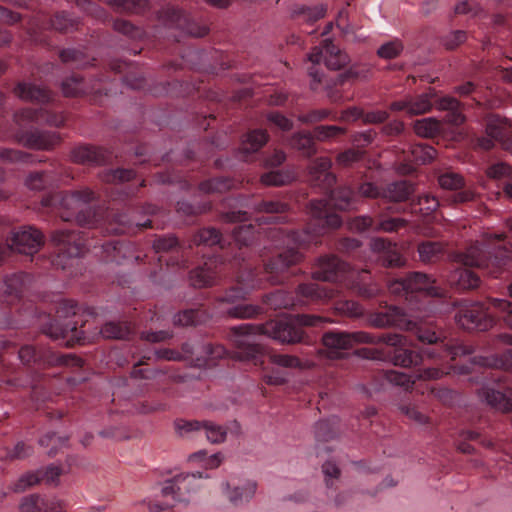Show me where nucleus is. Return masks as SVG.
<instances>
[{"label":"nucleus","instance_id":"f257e3e1","mask_svg":"<svg viewBox=\"0 0 512 512\" xmlns=\"http://www.w3.org/2000/svg\"><path fill=\"white\" fill-rule=\"evenodd\" d=\"M331 165L329 158L320 157L309 167L311 184L320 188L325 197L310 201L311 219L304 230L276 226L286 219L284 213L288 210V204L278 200H262L257 205V210L265 214L257 218L258 228L252 224L234 228L233 238L238 249L228 259V265L229 271L235 274L236 285L225 292L221 302L244 299L266 283H283L290 276L288 269L302 257L298 248L317 243L318 237L328 229L341 226L342 219L336 210L352 208L354 192L349 187L333 189L336 176L330 171Z\"/></svg>","mask_w":512,"mask_h":512},{"label":"nucleus","instance_id":"f03ea898","mask_svg":"<svg viewBox=\"0 0 512 512\" xmlns=\"http://www.w3.org/2000/svg\"><path fill=\"white\" fill-rule=\"evenodd\" d=\"M509 237L512 238V217L506 222ZM505 233L487 234L481 244L476 243L465 252L454 253L448 284L458 290H471L479 286L480 277L471 270L479 268L494 278L501 277L512 259V244Z\"/></svg>","mask_w":512,"mask_h":512},{"label":"nucleus","instance_id":"7ed1b4c3","mask_svg":"<svg viewBox=\"0 0 512 512\" xmlns=\"http://www.w3.org/2000/svg\"><path fill=\"white\" fill-rule=\"evenodd\" d=\"M328 320L325 317L297 314L263 324L245 323L230 329V338L234 345V357L241 361H251L254 365L262 364L263 348L256 338L266 335L282 343L306 342L304 328L320 327Z\"/></svg>","mask_w":512,"mask_h":512},{"label":"nucleus","instance_id":"20e7f679","mask_svg":"<svg viewBox=\"0 0 512 512\" xmlns=\"http://www.w3.org/2000/svg\"><path fill=\"white\" fill-rule=\"evenodd\" d=\"M366 320L371 326L376 328L395 327L400 330L411 332L421 343L431 345L430 348H427L423 352L415 350L416 353H419L422 356V361L416 366H413L414 368L424 364V355L431 359L450 358L454 360L459 355L472 353V349L470 347L462 344L453 345L445 342L446 337L444 332L433 321H417L408 315L402 308L393 304H388L385 301H381L376 307L369 309L366 314ZM406 346L410 349L407 344Z\"/></svg>","mask_w":512,"mask_h":512},{"label":"nucleus","instance_id":"39448f33","mask_svg":"<svg viewBox=\"0 0 512 512\" xmlns=\"http://www.w3.org/2000/svg\"><path fill=\"white\" fill-rule=\"evenodd\" d=\"M323 345L330 359L343 358L349 354L356 343L373 344L377 347L371 350L372 358L391 361L396 366L408 368L422 361L419 353L406 346V339L400 334L369 333L358 331H329L323 335Z\"/></svg>","mask_w":512,"mask_h":512},{"label":"nucleus","instance_id":"423d86ee","mask_svg":"<svg viewBox=\"0 0 512 512\" xmlns=\"http://www.w3.org/2000/svg\"><path fill=\"white\" fill-rule=\"evenodd\" d=\"M97 199L96 192L85 187L45 196L41 203L45 208L56 210L65 222L75 221L80 226L92 227L99 222V215L91 205Z\"/></svg>","mask_w":512,"mask_h":512},{"label":"nucleus","instance_id":"0eeeda50","mask_svg":"<svg viewBox=\"0 0 512 512\" xmlns=\"http://www.w3.org/2000/svg\"><path fill=\"white\" fill-rule=\"evenodd\" d=\"M13 120L18 126L16 138L19 143L32 149L49 150L60 142L59 135L55 132L37 129L26 130V126L30 123H46L51 126L60 127L65 123L66 118L60 112H53L45 108H24L15 112Z\"/></svg>","mask_w":512,"mask_h":512},{"label":"nucleus","instance_id":"6e6552de","mask_svg":"<svg viewBox=\"0 0 512 512\" xmlns=\"http://www.w3.org/2000/svg\"><path fill=\"white\" fill-rule=\"evenodd\" d=\"M192 242L196 246H209L215 248L216 252H221L215 253L204 262L203 266L195 268L190 273V281L194 287L212 286L220 276L229 271L228 259L223 253L225 240L217 229L209 227L201 229L194 235Z\"/></svg>","mask_w":512,"mask_h":512},{"label":"nucleus","instance_id":"1a4fd4ad","mask_svg":"<svg viewBox=\"0 0 512 512\" xmlns=\"http://www.w3.org/2000/svg\"><path fill=\"white\" fill-rule=\"evenodd\" d=\"M339 289L333 284H318L314 282L300 284L295 294L276 290L263 297V303L273 310L293 309L313 303H324L336 299Z\"/></svg>","mask_w":512,"mask_h":512},{"label":"nucleus","instance_id":"9d476101","mask_svg":"<svg viewBox=\"0 0 512 512\" xmlns=\"http://www.w3.org/2000/svg\"><path fill=\"white\" fill-rule=\"evenodd\" d=\"M489 308L506 314L504 321L512 328V302L499 298H490L489 307L480 302L463 304L455 316L456 322L468 331H486L494 324Z\"/></svg>","mask_w":512,"mask_h":512},{"label":"nucleus","instance_id":"9b49d317","mask_svg":"<svg viewBox=\"0 0 512 512\" xmlns=\"http://www.w3.org/2000/svg\"><path fill=\"white\" fill-rule=\"evenodd\" d=\"M313 278L326 282L340 283L364 298L376 295L378 289L375 286H367L355 280L356 273L349 265L338 257L323 256L313 268Z\"/></svg>","mask_w":512,"mask_h":512},{"label":"nucleus","instance_id":"f8f14e48","mask_svg":"<svg viewBox=\"0 0 512 512\" xmlns=\"http://www.w3.org/2000/svg\"><path fill=\"white\" fill-rule=\"evenodd\" d=\"M10 349H13V352L17 351L18 358L26 366L33 365L38 368L55 365L75 368L83 366V360L73 354H57L48 348L37 347L33 344H26L17 349L11 342L0 341V360L3 367L5 354L9 353Z\"/></svg>","mask_w":512,"mask_h":512},{"label":"nucleus","instance_id":"ddd939ff","mask_svg":"<svg viewBox=\"0 0 512 512\" xmlns=\"http://www.w3.org/2000/svg\"><path fill=\"white\" fill-rule=\"evenodd\" d=\"M388 289L391 294L403 297L415 308L427 297H441L443 289L427 274L422 272H410L404 277L396 278L389 282Z\"/></svg>","mask_w":512,"mask_h":512},{"label":"nucleus","instance_id":"4468645a","mask_svg":"<svg viewBox=\"0 0 512 512\" xmlns=\"http://www.w3.org/2000/svg\"><path fill=\"white\" fill-rule=\"evenodd\" d=\"M77 311L78 304L74 300L61 301L56 310L57 318L44 327V333L54 340H66L68 346L83 343L86 340L84 330L82 327L78 328L77 321L69 319Z\"/></svg>","mask_w":512,"mask_h":512},{"label":"nucleus","instance_id":"2eb2a0df","mask_svg":"<svg viewBox=\"0 0 512 512\" xmlns=\"http://www.w3.org/2000/svg\"><path fill=\"white\" fill-rule=\"evenodd\" d=\"M89 233L76 230H56L51 235V240L57 248V256L54 264L62 269L73 265V261L84 255L92 246L89 242Z\"/></svg>","mask_w":512,"mask_h":512},{"label":"nucleus","instance_id":"dca6fc26","mask_svg":"<svg viewBox=\"0 0 512 512\" xmlns=\"http://www.w3.org/2000/svg\"><path fill=\"white\" fill-rule=\"evenodd\" d=\"M203 478V473L179 474L166 480L161 487V496L164 501H153L149 503V509L152 512H160L172 507L175 502L188 501L190 493L196 491L199 487V480Z\"/></svg>","mask_w":512,"mask_h":512},{"label":"nucleus","instance_id":"f3484780","mask_svg":"<svg viewBox=\"0 0 512 512\" xmlns=\"http://www.w3.org/2000/svg\"><path fill=\"white\" fill-rule=\"evenodd\" d=\"M309 60L313 63V66L309 68V75L313 79L311 88L316 90L318 85L323 83L324 79L323 74L319 72L315 64H319L323 60L328 69L339 70L346 66L349 62V57L330 40L326 39L324 40L323 47H315L313 49L309 54Z\"/></svg>","mask_w":512,"mask_h":512},{"label":"nucleus","instance_id":"a211bd4d","mask_svg":"<svg viewBox=\"0 0 512 512\" xmlns=\"http://www.w3.org/2000/svg\"><path fill=\"white\" fill-rule=\"evenodd\" d=\"M158 22L167 28H174L183 34L193 37H203L209 28L195 21L190 15L173 5H166L157 12Z\"/></svg>","mask_w":512,"mask_h":512},{"label":"nucleus","instance_id":"6ab92c4d","mask_svg":"<svg viewBox=\"0 0 512 512\" xmlns=\"http://www.w3.org/2000/svg\"><path fill=\"white\" fill-rule=\"evenodd\" d=\"M408 223L409 221L404 218L381 212L375 217L368 215L356 216L349 221L348 226L351 231L357 233H394L406 228Z\"/></svg>","mask_w":512,"mask_h":512},{"label":"nucleus","instance_id":"aec40b11","mask_svg":"<svg viewBox=\"0 0 512 512\" xmlns=\"http://www.w3.org/2000/svg\"><path fill=\"white\" fill-rule=\"evenodd\" d=\"M44 244V236L41 231L33 227H23L13 232L6 246L0 245V262L11 252L26 255H34Z\"/></svg>","mask_w":512,"mask_h":512},{"label":"nucleus","instance_id":"412c9836","mask_svg":"<svg viewBox=\"0 0 512 512\" xmlns=\"http://www.w3.org/2000/svg\"><path fill=\"white\" fill-rule=\"evenodd\" d=\"M487 136L478 139V146L484 150H490L497 141L501 146L509 148L512 141V121L499 115H489L485 120Z\"/></svg>","mask_w":512,"mask_h":512},{"label":"nucleus","instance_id":"4be33fe9","mask_svg":"<svg viewBox=\"0 0 512 512\" xmlns=\"http://www.w3.org/2000/svg\"><path fill=\"white\" fill-rule=\"evenodd\" d=\"M498 373V371H494L491 368L483 369L481 374L485 383H483L482 396L491 407L503 412H508L512 410V389L507 388L502 390L500 384H497V388H495L490 387L487 383L488 381H492L493 383L500 381L501 377Z\"/></svg>","mask_w":512,"mask_h":512},{"label":"nucleus","instance_id":"5701e85b","mask_svg":"<svg viewBox=\"0 0 512 512\" xmlns=\"http://www.w3.org/2000/svg\"><path fill=\"white\" fill-rule=\"evenodd\" d=\"M47 28L68 33L78 29V22L65 11L58 12L49 19L46 17L37 19L29 30L31 39L36 43L46 44V36L41 31Z\"/></svg>","mask_w":512,"mask_h":512},{"label":"nucleus","instance_id":"b1692460","mask_svg":"<svg viewBox=\"0 0 512 512\" xmlns=\"http://www.w3.org/2000/svg\"><path fill=\"white\" fill-rule=\"evenodd\" d=\"M360 195L368 198H377L383 196L391 201L400 202L405 201L413 193V185L407 181H396L387 186L381 192L379 187L370 182L362 183L358 187Z\"/></svg>","mask_w":512,"mask_h":512},{"label":"nucleus","instance_id":"393cba45","mask_svg":"<svg viewBox=\"0 0 512 512\" xmlns=\"http://www.w3.org/2000/svg\"><path fill=\"white\" fill-rule=\"evenodd\" d=\"M101 257L105 262L124 264L125 262L139 261L140 256L135 255L134 246L124 239H112L101 245Z\"/></svg>","mask_w":512,"mask_h":512},{"label":"nucleus","instance_id":"a878e982","mask_svg":"<svg viewBox=\"0 0 512 512\" xmlns=\"http://www.w3.org/2000/svg\"><path fill=\"white\" fill-rule=\"evenodd\" d=\"M384 375L388 382L409 390L414 389L417 380L439 379L442 377L443 372L435 367H425L423 369L417 368L413 374L387 370Z\"/></svg>","mask_w":512,"mask_h":512},{"label":"nucleus","instance_id":"bb28decb","mask_svg":"<svg viewBox=\"0 0 512 512\" xmlns=\"http://www.w3.org/2000/svg\"><path fill=\"white\" fill-rule=\"evenodd\" d=\"M153 248L157 254H171L167 258L163 255L159 256V262H165L167 266L186 267L185 249L174 236L158 237L153 243Z\"/></svg>","mask_w":512,"mask_h":512},{"label":"nucleus","instance_id":"cd10ccee","mask_svg":"<svg viewBox=\"0 0 512 512\" xmlns=\"http://www.w3.org/2000/svg\"><path fill=\"white\" fill-rule=\"evenodd\" d=\"M180 353L182 359L191 361L195 359L198 365H202L208 364L209 361L226 357L229 351L219 344L208 343L203 346L195 347L190 343H183Z\"/></svg>","mask_w":512,"mask_h":512},{"label":"nucleus","instance_id":"c85d7f7f","mask_svg":"<svg viewBox=\"0 0 512 512\" xmlns=\"http://www.w3.org/2000/svg\"><path fill=\"white\" fill-rule=\"evenodd\" d=\"M438 183L445 190L454 191V203H467L474 199L475 193L466 188L463 176L452 170L445 171L438 176Z\"/></svg>","mask_w":512,"mask_h":512},{"label":"nucleus","instance_id":"c756f323","mask_svg":"<svg viewBox=\"0 0 512 512\" xmlns=\"http://www.w3.org/2000/svg\"><path fill=\"white\" fill-rule=\"evenodd\" d=\"M136 177L132 169H116L107 170L101 173L100 179L107 184H114L117 195H112L114 200L122 198V196L129 197L136 193L137 188H133L125 182H129Z\"/></svg>","mask_w":512,"mask_h":512},{"label":"nucleus","instance_id":"7c9ffc66","mask_svg":"<svg viewBox=\"0 0 512 512\" xmlns=\"http://www.w3.org/2000/svg\"><path fill=\"white\" fill-rule=\"evenodd\" d=\"M30 282V275L18 272L0 279V299L7 305L18 300Z\"/></svg>","mask_w":512,"mask_h":512},{"label":"nucleus","instance_id":"2f4dec72","mask_svg":"<svg viewBox=\"0 0 512 512\" xmlns=\"http://www.w3.org/2000/svg\"><path fill=\"white\" fill-rule=\"evenodd\" d=\"M373 252L379 254V258L385 267H400L405 260L402 257L397 244L385 238H374L370 242Z\"/></svg>","mask_w":512,"mask_h":512},{"label":"nucleus","instance_id":"473e14b6","mask_svg":"<svg viewBox=\"0 0 512 512\" xmlns=\"http://www.w3.org/2000/svg\"><path fill=\"white\" fill-rule=\"evenodd\" d=\"M257 486L256 481L247 479L233 486L229 482L223 483L222 491L232 505L238 506L248 503L253 498Z\"/></svg>","mask_w":512,"mask_h":512},{"label":"nucleus","instance_id":"72a5a7b5","mask_svg":"<svg viewBox=\"0 0 512 512\" xmlns=\"http://www.w3.org/2000/svg\"><path fill=\"white\" fill-rule=\"evenodd\" d=\"M62 470L54 465L48 466L44 470H38L36 472H29L23 475L13 487L15 492H22L25 489L40 483L46 482L47 484H54L61 475Z\"/></svg>","mask_w":512,"mask_h":512},{"label":"nucleus","instance_id":"f704fd0d","mask_svg":"<svg viewBox=\"0 0 512 512\" xmlns=\"http://www.w3.org/2000/svg\"><path fill=\"white\" fill-rule=\"evenodd\" d=\"M72 160L84 165H102L111 157V154L102 148L91 145H81L72 150Z\"/></svg>","mask_w":512,"mask_h":512},{"label":"nucleus","instance_id":"c9c22d12","mask_svg":"<svg viewBox=\"0 0 512 512\" xmlns=\"http://www.w3.org/2000/svg\"><path fill=\"white\" fill-rule=\"evenodd\" d=\"M417 252L419 260L424 264H435L446 258L451 261L453 256L448 254L446 244L441 241H422L417 246Z\"/></svg>","mask_w":512,"mask_h":512},{"label":"nucleus","instance_id":"e433bc0d","mask_svg":"<svg viewBox=\"0 0 512 512\" xmlns=\"http://www.w3.org/2000/svg\"><path fill=\"white\" fill-rule=\"evenodd\" d=\"M436 156V150L424 143L411 145L408 151H403V160L406 162L408 172L414 169V165L430 163Z\"/></svg>","mask_w":512,"mask_h":512},{"label":"nucleus","instance_id":"4c0bfd02","mask_svg":"<svg viewBox=\"0 0 512 512\" xmlns=\"http://www.w3.org/2000/svg\"><path fill=\"white\" fill-rule=\"evenodd\" d=\"M51 169L40 171V172H32L30 173L26 180L25 185L28 189L34 191H41L49 186L53 185L61 175L60 165L57 162H52Z\"/></svg>","mask_w":512,"mask_h":512},{"label":"nucleus","instance_id":"58836bf2","mask_svg":"<svg viewBox=\"0 0 512 512\" xmlns=\"http://www.w3.org/2000/svg\"><path fill=\"white\" fill-rule=\"evenodd\" d=\"M13 92L21 100L40 104L49 103L53 98V95L49 90L27 82H18L14 87Z\"/></svg>","mask_w":512,"mask_h":512},{"label":"nucleus","instance_id":"ea45409f","mask_svg":"<svg viewBox=\"0 0 512 512\" xmlns=\"http://www.w3.org/2000/svg\"><path fill=\"white\" fill-rule=\"evenodd\" d=\"M62 502L56 498H48L40 495L25 497L20 505L21 512H63Z\"/></svg>","mask_w":512,"mask_h":512},{"label":"nucleus","instance_id":"a19ab883","mask_svg":"<svg viewBox=\"0 0 512 512\" xmlns=\"http://www.w3.org/2000/svg\"><path fill=\"white\" fill-rule=\"evenodd\" d=\"M388 118L386 111H373L364 113L357 107H349L341 112V116H331L332 120H340L342 122H354L358 119H362L364 123H383Z\"/></svg>","mask_w":512,"mask_h":512},{"label":"nucleus","instance_id":"79ce46f5","mask_svg":"<svg viewBox=\"0 0 512 512\" xmlns=\"http://www.w3.org/2000/svg\"><path fill=\"white\" fill-rule=\"evenodd\" d=\"M269 135L266 130H249L242 139L240 153L243 160H248V155L259 151L268 141Z\"/></svg>","mask_w":512,"mask_h":512},{"label":"nucleus","instance_id":"37998d69","mask_svg":"<svg viewBox=\"0 0 512 512\" xmlns=\"http://www.w3.org/2000/svg\"><path fill=\"white\" fill-rule=\"evenodd\" d=\"M62 91L67 97H76L91 92L101 93L102 88L96 84L90 86L82 77L74 74L62 82Z\"/></svg>","mask_w":512,"mask_h":512},{"label":"nucleus","instance_id":"c03bdc74","mask_svg":"<svg viewBox=\"0 0 512 512\" xmlns=\"http://www.w3.org/2000/svg\"><path fill=\"white\" fill-rule=\"evenodd\" d=\"M133 226L144 229L152 227V221L148 219L144 223L136 222L127 213H116L106 230L109 233L124 234L130 232Z\"/></svg>","mask_w":512,"mask_h":512},{"label":"nucleus","instance_id":"a18cd8bd","mask_svg":"<svg viewBox=\"0 0 512 512\" xmlns=\"http://www.w3.org/2000/svg\"><path fill=\"white\" fill-rule=\"evenodd\" d=\"M488 177L496 180H500V187L503 193L510 199H512V167L506 163L500 162L491 165L487 169Z\"/></svg>","mask_w":512,"mask_h":512},{"label":"nucleus","instance_id":"49530a36","mask_svg":"<svg viewBox=\"0 0 512 512\" xmlns=\"http://www.w3.org/2000/svg\"><path fill=\"white\" fill-rule=\"evenodd\" d=\"M211 313L201 305L198 308L186 309L174 316V324L179 326L198 325L211 318Z\"/></svg>","mask_w":512,"mask_h":512},{"label":"nucleus","instance_id":"de8ad7c7","mask_svg":"<svg viewBox=\"0 0 512 512\" xmlns=\"http://www.w3.org/2000/svg\"><path fill=\"white\" fill-rule=\"evenodd\" d=\"M110 69L116 74H123V81L133 89H139L143 85V78L140 76L132 77L133 66L121 59H115L110 63Z\"/></svg>","mask_w":512,"mask_h":512},{"label":"nucleus","instance_id":"09e8293b","mask_svg":"<svg viewBox=\"0 0 512 512\" xmlns=\"http://www.w3.org/2000/svg\"><path fill=\"white\" fill-rule=\"evenodd\" d=\"M289 144L292 148L300 151L304 156L310 157L316 153L315 137L310 132H298L294 134Z\"/></svg>","mask_w":512,"mask_h":512},{"label":"nucleus","instance_id":"8fccbe9b","mask_svg":"<svg viewBox=\"0 0 512 512\" xmlns=\"http://www.w3.org/2000/svg\"><path fill=\"white\" fill-rule=\"evenodd\" d=\"M325 8L323 6L308 7L304 5H295L292 9L291 16L297 21H303L312 24L325 15Z\"/></svg>","mask_w":512,"mask_h":512},{"label":"nucleus","instance_id":"3c124183","mask_svg":"<svg viewBox=\"0 0 512 512\" xmlns=\"http://www.w3.org/2000/svg\"><path fill=\"white\" fill-rule=\"evenodd\" d=\"M133 333V328L129 322H107L101 328V334L110 339H128Z\"/></svg>","mask_w":512,"mask_h":512},{"label":"nucleus","instance_id":"603ef678","mask_svg":"<svg viewBox=\"0 0 512 512\" xmlns=\"http://www.w3.org/2000/svg\"><path fill=\"white\" fill-rule=\"evenodd\" d=\"M144 359H151V356H143V359L140 360L137 364L134 365L131 376L135 379H144V380H155L157 384L165 382L168 377L165 372L161 370L151 369V368H140L139 366L145 365Z\"/></svg>","mask_w":512,"mask_h":512},{"label":"nucleus","instance_id":"864d4df0","mask_svg":"<svg viewBox=\"0 0 512 512\" xmlns=\"http://www.w3.org/2000/svg\"><path fill=\"white\" fill-rule=\"evenodd\" d=\"M337 417L319 421L315 426V438L317 442H327L334 439L339 431Z\"/></svg>","mask_w":512,"mask_h":512},{"label":"nucleus","instance_id":"5fc2aeb1","mask_svg":"<svg viewBox=\"0 0 512 512\" xmlns=\"http://www.w3.org/2000/svg\"><path fill=\"white\" fill-rule=\"evenodd\" d=\"M233 186L234 180L221 176L201 182L199 190L205 194L223 193Z\"/></svg>","mask_w":512,"mask_h":512},{"label":"nucleus","instance_id":"6e6d98bb","mask_svg":"<svg viewBox=\"0 0 512 512\" xmlns=\"http://www.w3.org/2000/svg\"><path fill=\"white\" fill-rule=\"evenodd\" d=\"M0 160L4 163H24V164L43 162L42 159H36V157L32 154L25 153L23 151L11 149V148L0 149Z\"/></svg>","mask_w":512,"mask_h":512},{"label":"nucleus","instance_id":"4d7b16f0","mask_svg":"<svg viewBox=\"0 0 512 512\" xmlns=\"http://www.w3.org/2000/svg\"><path fill=\"white\" fill-rule=\"evenodd\" d=\"M115 10L119 12H128L141 14L148 8V0H107Z\"/></svg>","mask_w":512,"mask_h":512},{"label":"nucleus","instance_id":"13d9d810","mask_svg":"<svg viewBox=\"0 0 512 512\" xmlns=\"http://www.w3.org/2000/svg\"><path fill=\"white\" fill-rule=\"evenodd\" d=\"M293 179V174L286 170H271L261 175V183L267 186H282Z\"/></svg>","mask_w":512,"mask_h":512},{"label":"nucleus","instance_id":"bf43d9fd","mask_svg":"<svg viewBox=\"0 0 512 512\" xmlns=\"http://www.w3.org/2000/svg\"><path fill=\"white\" fill-rule=\"evenodd\" d=\"M262 311L260 306L241 303L228 308L226 313L232 318L248 319L261 314Z\"/></svg>","mask_w":512,"mask_h":512},{"label":"nucleus","instance_id":"052dcab7","mask_svg":"<svg viewBox=\"0 0 512 512\" xmlns=\"http://www.w3.org/2000/svg\"><path fill=\"white\" fill-rule=\"evenodd\" d=\"M439 207V200L430 194H423L418 196L416 201L412 203L414 212H420L423 215H429L436 211Z\"/></svg>","mask_w":512,"mask_h":512},{"label":"nucleus","instance_id":"680f3d73","mask_svg":"<svg viewBox=\"0 0 512 512\" xmlns=\"http://www.w3.org/2000/svg\"><path fill=\"white\" fill-rule=\"evenodd\" d=\"M59 57L65 64H71L76 68H82L90 63L87 56L80 50L67 48L61 50Z\"/></svg>","mask_w":512,"mask_h":512},{"label":"nucleus","instance_id":"e2e57ef3","mask_svg":"<svg viewBox=\"0 0 512 512\" xmlns=\"http://www.w3.org/2000/svg\"><path fill=\"white\" fill-rule=\"evenodd\" d=\"M175 430L182 437H190L202 434L203 421L177 419Z\"/></svg>","mask_w":512,"mask_h":512},{"label":"nucleus","instance_id":"0e129e2a","mask_svg":"<svg viewBox=\"0 0 512 512\" xmlns=\"http://www.w3.org/2000/svg\"><path fill=\"white\" fill-rule=\"evenodd\" d=\"M202 434L206 436L209 442L219 444L225 441L227 431L221 425L215 424L211 421H203Z\"/></svg>","mask_w":512,"mask_h":512},{"label":"nucleus","instance_id":"69168bd1","mask_svg":"<svg viewBox=\"0 0 512 512\" xmlns=\"http://www.w3.org/2000/svg\"><path fill=\"white\" fill-rule=\"evenodd\" d=\"M440 124L434 118H423L414 124V131L421 137L431 138L438 134Z\"/></svg>","mask_w":512,"mask_h":512},{"label":"nucleus","instance_id":"338daca9","mask_svg":"<svg viewBox=\"0 0 512 512\" xmlns=\"http://www.w3.org/2000/svg\"><path fill=\"white\" fill-rule=\"evenodd\" d=\"M335 310L342 315L349 317H358L363 314L362 306L353 300L338 298L335 303Z\"/></svg>","mask_w":512,"mask_h":512},{"label":"nucleus","instance_id":"774afa93","mask_svg":"<svg viewBox=\"0 0 512 512\" xmlns=\"http://www.w3.org/2000/svg\"><path fill=\"white\" fill-rule=\"evenodd\" d=\"M345 132L346 130L344 128L336 125H319L314 128L313 135L316 140L327 141Z\"/></svg>","mask_w":512,"mask_h":512}]
</instances>
